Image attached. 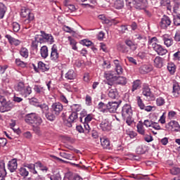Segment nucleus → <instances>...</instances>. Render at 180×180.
<instances>
[{"mask_svg":"<svg viewBox=\"0 0 180 180\" xmlns=\"http://www.w3.org/2000/svg\"><path fill=\"white\" fill-rule=\"evenodd\" d=\"M50 179L51 180H61L62 179L61 174H60L59 172L54 174L50 176Z\"/></svg>","mask_w":180,"mask_h":180,"instance_id":"obj_56","label":"nucleus"},{"mask_svg":"<svg viewBox=\"0 0 180 180\" xmlns=\"http://www.w3.org/2000/svg\"><path fill=\"white\" fill-rule=\"evenodd\" d=\"M162 39L164 41L165 46L167 47H171L174 44V39L168 34H164L162 37Z\"/></svg>","mask_w":180,"mask_h":180,"instance_id":"obj_16","label":"nucleus"},{"mask_svg":"<svg viewBox=\"0 0 180 180\" xmlns=\"http://www.w3.org/2000/svg\"><path fill=\"white\" fill-rule=\"evenodd\" d=\"M15 64L18 67H21V68H25V67H26V63L20 60V59H15Z\"/></svg>","mask_w":180,"mask_h":180,"instance_id":"obj_52","label":"nucleus"},{"mask_svg":"<svg viewBox=\"0 0 180 180\" xmlns=\"http://www.w3.org/2000/svg\"><path fill=\"white\" fill-rule=\"evenodd\" d=\"M81 44H82L83 46H86V47H91V46H92L94 43L88 39H82L81 41Z\"/></svg>","mask_w":180,"mask_h":180,"instance_id":"obj_49","label":"nucleus"},{"mask_svg":"<svg viewBox=\"0 0 180 180\" xmlns=\"http://www.w3.org/2000/svg\"><path fill=\"white\" fill-rule=\"evenodd\" d=\"M25 122L32 126H40L43 123V120L37 114L32 112L25 115Z\"/></svg>","mask_w":180,"mask_h":180,"instance_id":"obj_2","label":"nucleus"},{"mask_svg":"<svg viewBox=\"0 0 180 180\" xmlns=\"http://www.w3.org/2000/svg\"><path fill=\"white\" fill-rule=\"evenodd\" d=\"M103 23H105V25H117V23H119V22L116 21V20H109L108 18L104 19V20L103 21Z\"/></svg>","mask_w":180,"mask_h":180,"instance_id":"obj_41","label":"nucleus"},{"mask_svg":"<svg viewBox=\"0 0 180 180\" xmlns=\"http://www.w3.org/2000/svg\"><path fill=\"white\" fill-rule=\"evenodd\" d=\"M39 43L40 44V41H39L38 39H36V35H35L34 41H32V47L34 50H38Z\"/></svg>","mask_w":180,"mask_h":180,"instance_id":"obj_50","label":"nucleus"},{"mask_svg":"<svg viewBox=\"0 0 180 180\" xmlns=\"http://www.w3.org/2000/svg\"><path fill=\"white\" fill-rule=\"evenodd\" d=\"M8 143V141L5 138H0V147H5Z\"/></svg>","mask_w":180,"mask_h":180,"instance_id":"obj_60","label":"nucleus"},{"mask_svg":"<svg viewBox=\"0 0 180 180\" xmlns=\"http://www.w3.org/2000/svg\"><path fill=\"white\" fill-rule=\"evenodd\" d=\"M154 65L156 68H162L164 67V58L157 56L154 59Z\"/></svg>","mask_w":180,"mask_h":180,"instance_id":"obj_21","label":"nucleus"},{"mask_svg":"<svg viewBox=\"0 0 180 180\" xmlns=\"http://www.w3.org/2000/svg\"><path fill=\"white\" fill-rule=\"evenodd\" d=\"M174 25L175 26H180V16L179 15H176L174 17Z\"/></svg>","mask_w":180,"mask_h":180,"instance_id":"obj_58","label":"nucleus"},{"mask_svg":"<svg viewBox=\"0 0 180 180\" xmlns=\"http://www.w3.org/2000/svg\"><path fill=\"white\" fill-rule=\"evenodd\" d=\"M8 168L10 172H15L18 169V160L13 159L8 163Z\"/></svg>","mask_w":180,"mask_h":180,"instance_id":"obj_17","label":"nucleus"},{"mask_svg":"<svg viewBox=\"0 0 180 180\" xmlns=\"http://www.w3.org/2000/svg\"><path fill=\"white\" fill-rule=\"evenodd\" d=\"M144 140L147 143H151V141H153V140L154 139H153V136L151 135H146L144 136Z\"/></svg>","mask_w":180,"mask_h":180,"instance_id":"obj_61","label":"nucleus"},{"mask_svg":"<svg viewBox=\"0 0 180 180\" xmlns=\"http://www.w3.org/2000/svg\"><path fill=\"white\" fill-rule=\"evenodd\" d=\"M37 108H40V109L42 110V112L44 113L46 112H49V105L46 103H42L37 105Z\"/></svg>","mask_w":180,"mask_h":180,"instance_id":"obj_42","label":"nucleus"},{"mask_svg":"<svg viewBox=\"0 0 180 180\" xmlns=\"http://www.w3.org/2000/svg\"><path fill=\"white\" fill-rule=\"evenodd\" d=\"M141 74H148L153 71V66L151 65H143L139 68Z\"/></svg>","mask_w":180,"mask_h":180,"instance_id":"obj_20","label":"nucleus"},{"mask_svg":"<svg viewBox=\"0 0 180 180\" xmlns=\"http://www.w3.org/2000/svg\"><path fill=\"white\" fill-rule=\"evenodd\" d=\"M142 94L144 96H146V97L151 96V89H150V87L148 86L145 85L143 87Z\"/></svg>","mask_w":180,"mask_h":180,"instance_id":"obj_29","label":"nucleus"},{"mask_svg":"<svg viewBox=\"0 0 180 180\" xmlns=\"http://www.w3.org/2000/svg\"><path fill=\"white\" fill-rule=\"evenodd\" d=\"M54 115V113L48 112L46 113L45 116L48 120H50V122H53L56 120V115Z\"/></svg>","mask_w":180,"mask_h":180,"instance_id":"obj_46","label":"nucleus"},{"mask_svg":"<svg viewBox=\"0 0 180 180\" xmlns=\"http://www.w3.org/2000/svg\"><path fill=\"white\" fill-rule=\"evenodd\" d=\"M174 39L175 41H180V31L176 32Z\"/></svg>","mask_w":180,"mask_h":180,"instance_id":"obj_63","label":"nucleus"},{"mask_svg":"<svg viewBox=\"0 0 180 180\" xmlns=\"http://www.w3.org/2000/svg\"><path fill=\"white\" fill-rule=\"evenodd\" d=\"M6 39L8 40V43L10 44H13V46H20V44L22 43L19 39H16L10 34H6L5 36Z\"/></svg>","mask_w":180,"mask_h":180,"instance_id":"obj_19","label":"nucleus"},{"mask_svg":"<svg viewBox=\"0 0 180 180\" xmlns=\"http://www.w3.org/2000/svg\"><path fill=\"white\" fill-rule=\"evenodd\" d=\"M108 96L111 99H119V93L116 89H110L108 92Z\"/></svg>","mask_w":180,"mask_h":180,"instance_id":"obj_23","label":"nucleus"},{"mask_svg":"<svg viewBox=\"0 0 180 180\" xmlns=\"http://www.w3.org/2000/svg\"><path fill=\"white\" fill-rule=\"evenodd\" d=\"M38 68L39 70L42 71V72H45V71H49L50 68L49 65H46L44 63L39 61L38 63Z\"/></svg>","mask_w":180,"mask_h":180,"instance_id":"obj_28","label":"nucleus"},{"mask_svg":"<svg viewBox=\"0 0 180 180\" xmlns=\"http://www.w3.org/2000/svg\"><path fill=\"white\" fill-rule=\"evenodd\" d=\"M137 131L139 133V134H141L142 136H146V129H144V126L143 124H138L137 126Z\"/></svg>","mask_w":180,"mask_h":180,"instance_id":"obj_35","label":"nucleus"},{"mask_svg":"<svg viewBox=\"0 0 180 180\" xmlns=\"http://www.w3.org/2000/svg\"><path fill=\"white\" fill-rule=\"evenodd\" d=\"M20 16L22 18H26L25 20H24L25 25H29L30 22L34 20V15L30 12V10L27 8H22L21 10Z\"/></svg>","mask_w":180,"mask_h":180,"instance_id":"obj_7","label":"nucleus"},{"mask_svg":"<svg viewBox=\"0 0 180 180\" xmlns=\"http://www.w3.org/2000/svg\"><path fill=\"white\" fill-rule=\"evenodd\" d=\"M40 54L42 58H47V57H49V48H47V46L41 47Z\"/></svg>","mask_w":180,"mask_h":180,"instance_id":"obj_26","label":"nucleus"},{"mask_svg":"<svg viewBox=\"0 0 180 180\" xmlns=\"http://www.w3.org/2000/svg\"><path fill=\"white\" fill-rule=\"evenodd\" d=\"M171 25V18L167 15H164L160 21V27L162 29H167L168 26Z\"/></svg>","mask_w":180,"mask_h":180,"instance_id":"obj_14","label":"nucleus"},{"mask_svg":"<svg viewBox=\"0 0 180 180\" xmlns=\"http://www.w3.org/2000/svg\"><path fill=\"white\" fill-rule=\"evenodd\" d=\"M35 164L41 169V171H46V172H47V171H49V167L43 165V164H41V162H37Z\"/></svg>","mask_w":180,"mask_h":180,"instance_id":"obj_53","label":"nucleus"},{"mask_svg":"<svg viewBox=\"0 0 180 180\" xmlns=\"http://www.w3.org/2000/svg\"><path fill=\"white\" fill-rule=\"evenodd\" d=\"M20 54L22 57H24V58H27V57H29V51L26 48H21Z\"/></svg>","mask_w":180,"mask_h":180,"instance_id":"obj_39","label":"nucleus"},{"mask_svg":"<svg viewBox=\"0 0 180 180\" xmlns=\"http://www.w3.org/2000/svg\"><path fill=\"white\" fill-rule=\"evenodd\" d=\"M72 110H73V112H79V110H81V105H78V104H73L72 105L70 106Z\"/></svg>","mask_w":180,"mask_h":180,"instance_id":"obj_57","label":"nucleus"},{"mask_svg":"<svg viewBox=\"0 0 180 180\" xmlns=\"http://www.w3.org/2000/svg\"><path fill=\"white\" fill-rule=\"evenodd\" d=\"M100 128L101 130H103V131H110L112 129V125L108 120H104L100 124Z\"/></svg>","mask_w":180,"mask_h":180,"instance_id":"obj_13","label":"nucleus"},{"mask_svg":"<svg viewBox=\"0 0 180 180\" xmlns=\"http://www.w3.org/2000/svg\"><path fill=\"white\" fill-rule=\"evenodd\" d=\"M167 70L170 72V74H175L176 66L172 63H168Z\"/></svg>","mask_w":180,"mask_h":180,"instance_id":"obj_36","label":"nucleus"},{"mask_svg":"<svg viewBox=\"0 0 180 180\" xmlns=\"http://www.w3.org/2000/svg\"><path fill=\"white\" fill-rule=\"evenodd\" d=\"M170 4L171 0H161L160 1L161 6H167L168 11H171V6H169Z\"/></svg>","mask_w":180,"mask_h":180,"instance_id":"obj_38","label":"nucleus"},{"mask_svg":"<svg viewBox=\"0 0 180 180\" xmlns=\"http://www.w3.org/2000/svg\"><path fill=\"white\" fill-rule=\"evenodd\" d=\"M30 105H33L34 106H36L37 108V105H39L40 102H39V100L36 98H32L30 99Z\"/></svg>","mask_w":180,"mask_h":180,"instance_id":"obj_55","label":"nucleus"},{"mask_svg":"<svg viewBox=\"0 0 180 180\" xmlns=\"http://www.w3.org/2000/svg\"><path fill=\"white\" fill-rule=\"evenodd\" d=\"M172 95L174 98H178L180 95V86L178 83L173 84Z\"/></svg>","mask_w":180,"mask_h":180,"instance_id":"obj_22","label":"nucleus"},{"mask_svg":"<svg viewBox=\"0 0 180 180\" xmlns=\"http://www.w3.org/2000/svg\"><path fill=\"white\" fill-rule=\"evenodd\" d=\"M123 6H124V1L123 0H116L114 3L115 9H122Z\"/></svg>","mask_w":180,"mask_h":180,"instance_id":"obj_30","label":"nucleus"},{"mask_svg":"<svg viewBox=\"0 0 180 180\" xmlns=\"http://www.w3.org/2000/svg\"><path fill=\"white\" fill-rule=\"evenodd\" d=\"M19 174L23 178H26V176H29V171H27V169H26V167H25V166H23L22 167H20L19 169Z\"/></svg>","mask_w":180,"mask_h":180,"instance_id":"obj_33","label":"nucleus"},{"mask_svg":"<svg viewBox=\"0 0 180 180\" xmlns=\"http://www.w3.org/2000/svg\"><path fill=\"white\" fill-rule=\"evenodd\" d=\"M135 36H136V40H142L143 41H146V37H144L140 34H137Z\"/></svg>","mask_w":180,"mask_h":180,"instance_id":"obj_62","label":"nucleus"},{"mask_svg":"<svg viewBox=\"0 0 180 180\" xmlns=\"http://www.w3.org/2000/svg\"><path fill=\"white\" fill-rule=\"evenodd\" d=\"M94 119V116L92 114H89L87 115L85 118H84V127L85 129V133H89L91 131V127H89V124L92 120Z\"/></svg>","mask_w":180,"mask_h":180,"instance_id":"obj_11","label":"nucleus"},{"mask_svg":"<svg viewBox=\"0 0 180 180\" xmlns=\"http://www.w3.org/2000/svg\"><path fill=\"white\" fill-rule=\"evenodd\" d=\"M169 126L172 127L174 129V127L176 128L174 130L175 131H180V126L179 124H178V122L176 121H172L168 123Z\"/></svg>","mask_w":180,"mask_h":180,"instance_id":"obj_34","label":"nucleus"},{"mask_svg":"<svg viewBox=\"0 0 180 180\" xmlns=\"http://www.w3.org/2000/svg\"><path fill=\"white\" fill-rule=\"evenodd\" d=\"M0 103H1V105L0 106V112L1 113H5V112H9L13 106V103L11 101H7L6 98L4 97L0 98Z\"/></svg>","mask_w":180,"mask_h":180,"instance_id":"obj_5","label":"nucleus"},{"mask_svg":"<svg viewBox=\"0 0 180 180\" xmlns=\"http://www.w3.org/2000/svg\"><path fill=\"white\" fill-rule=\"evenodd\" d=\"M114 64L115 65V71L118 75H122L123 74V68H122V65H120V63H119L118 60H114Z\"/></svg>","mask_w":180,"mask_h":180,"instance_id":"obj_25","label":"nucleus"},{"mask_svg":"<svg viewBox=\"0 0 180 180\" xmlns=\"http://www.w3.org/2000/svg\"><path fill=\"white\" fill-rule=\"evenodd\" d=\"M77 176H75L74 174H72V172H69L68 173H66L65 174V180H74V179Z\"/></svg>","mask_w":180,"mask_h":180,"instance_id":"obj_44","label":"nucleus"},{"mask_svg":"<svg viewBox=\"0 0 180 180\" xmlns=\"http://www.w3.org/2000/svg\"><path fill=\"white\" fill-rule=\"evenodd\" d=\"M170 174H172V175H178L180 174V168L176 167H172L170 169Z\"/></svg>","mask_w":180,"mask_h":180,"instance_id":"obj_51","label":"nucleus"},{"mask_svg":"<svg viewBox=\"0 0 180 180\" xmlns=\"http://www.w3.org/2000/svg\"><path fill=\"white\" fill-rule=\"evenodd\" d=\"M174 59V60H178L179 61H180V51H177L176 52L174 55H173Z\"/></svg>","mask_w":180,"mask_h":180,"instance_id":"obj_64","label":"nucleus"},{"mask_svg":"<svg viewBox=\"0 0 180 180\" xmlns=\"http://www.w3.org/2000/svg\"><path fill=\"white\" fill-rule=\"evenodd\" d=\"M156 105L157 106H163V105H165V99L162 97H158L156 99Z\"/></svg>","mask_w":180,"mask_h":180,"instance_id":"obj_43","label":"nucleus"},{"mask_svg":"<svg viewBox=\"0 0 180 180\" xmlns=\"http://www.w3.org/2000/svg\"><path fill=\"white\" fill-rule=\"evenodd\" d=\"M0 172H6L5 162L4 160H0Z\"/></svg>","mask_w":180,"mask_h":180,"instance_id":"obj_59","label":"nucleus"},{"mask_svg":"<svg viewBox=\"0 0 180 180\" xmlns=\"http://www.w3.org/2000/svg\"><path fill=\"white\" fill-rule=\"evenodd\" d=\"M60 157L62 158H65L66 160H71L72 158H74V156L71 153H65V152H61L60 153Z\"/></svg>","mask_w":180,"mask_h":180,"instance_id":"obj_40","label":"nucleus"},{"mask_svg":"<svg viewBox=\"0 0 180 180\" xmlns=\"http://www.w3.org/2000/svg\"><path fill=\"white\" fill-rule=\"evenodd\" d=\"M5 13H6V7L4 3H0V19H4Z\"/></svg>","mask_w":180,"mask_h":180,"instance_id":"obj_32","label":"nucleus"},{"mask_svg":"<svg viewBox=\"0 0 180 180\" xmlns=\"http://www.w3.org/2000/svg\"><path fill=\"white\" fill-rule=\"evenodd\" d=\"M68 41H70V46H72V50H75V51H77V50H78V47L77 46V41H75V39H74L72 37H68Z\"/></svg>","mask_w":180,"mask_h":180,"instance_id":"obj_31","label":"nucleus"},{"mask_svg":"<svg viewBox=\"0 0 180 180\" xmlns=\"http://www.w3.org/2000/svg\"><path fill=\"white\" fill-rule=\"evenodd\" d=\"M105 78L107 79V81H109L108 85H113V82H116V75L113 74L112 72H108L107 73H105L104 75Z\"/></svg>","mask_w":180,"mask_h":180,"instance_id":"obj_15","label":"nucleus"},{"mask_svg":"<svg viewBox=\"0 0 180 180\" xmlns=\"http://www.w3.org/2000/svg\"><path fill=\"white\" fill-rule=\"evenodd\" d=\"M37 40H39L40 44L44 43H49V44H53L54 43V37L50 34L46 33L44 31H40V34H36Z\"/></svg>","mask_w":180,"mask_h":180,"instance_id":"obj_3","label":"nucleus"},{"mask_svg":"<svg viewBox=\"0 0 180 180\" xmlns=\"http://www.w3.org/2000/svg\"><path fill=\"white\" fill-rule=\"evenodd\" d=\"M65 77L67 79H74L75 78V72L74 70H70L65 74Z\"/></svg>","mask_w":180,"mask_h":180,"instance_id":"obj_37","label":"nucleus"},{"mask_svg":"<svg viewBox=\"0 0 180 180\" xmlns=\"http://www.w3.org/2000/svg\"><path fill=\"white\" fill-rule=\"evenodd\" d=\"M107 108V109H106ZM98 109L102 110V112H108V105L105 104L104 103L100 102L98 103Z\"/></svg>","mask_w":180,"mask_h":180,"instance_id":"obj_48","label":"nucleus"},{"mask_svg":"<svg viewBox=\"0 0 180 180\" xmlns=\"http://www.w3.org/2000/svg\"><path fill=\"white\" fill-rule=\"evenodd\" d=\"M101 143L104 150H110V141L106 138L101 139Z\"/></svg>","mask_w":180,"mask_h":180,"instance_id":"obj_24","label":"nucleus"},{"mask_svg":"<svg viewBox=\"0 0 180 180\" xmlns=\"http://www.w3.org/2000/svg\"><path fill=\"white\" fill-rule=\"evenodd\" d=\"M23 167L27 168L30 172H31V174H33V175H39V173H37V170L36 169V163L24 164Z\"/></svg>","mask_w":180,"mask_h":180,"instance_id":"obj_18","label":"nucleus"},{"mask_svg":"<svg viewBox=\"0 0 180 180\" xmlns=\"http://www.w3.org/2000/svg\"><path fill=\"white\" fill-rule=\"evenodd\" d=\"M155 40H157V38L153 37L150 41V43H152L153 50L158 54V56H165V54L168 53V50L157 43L153 42L155 41Z\"/></svg>","mask_w":180,"mask_h":180,"instance_id":"obj_6","label":"nucleus"},{"mask_svg":"<svg viewBox=\"0 0 180 180\" xmlns=\"http://www.w3.org/2000/svg\"><path fill=\"white\" fill-rule=\"evenodd\" d=\"M115 84L117 85H126L127 84V79L124 77H116Z\"/></svg>","mask_w":180,"mask_h":180,"instance_id":"obj_27","label":"nucleus"},{"mask_svg":"<svg viewBox=\"0 0 180 180\" xmlns=\"http://www.w3.org/2000/svg\"><path fill=\"white\" fill-rule=\"evenodd\" d=\"M77 119H78V113L77 112H72L71 115H70L68 120L65 122V124H66L68 127H72V123H74Z\"/></svg>","mask_w":180,"mask_h":180,"instance_id":"obj_10","label":"nucleus"},{"mask_svg":"<svg viewBox=\"0 0 180 180\" xmlns=\"http://www.w3.org/2000/svg\"><path fill=\"white\" fill-rule=\"evenodd\" d=\"M12 27H13V32H15V33H18V32L20 30V25H19V23L16 22H14L12 23Z\"/></svg>","mask_w":180,"mask_h":180,"instance_id":"obj_45","label":"nucleus"},{"mask_svg":"<svg viewBox=\"0 0 180 180\" xmlns=\"http://www.w3.org/2000/svg\"><path fill=\"white\" fill-rule=\"evenodd\" d=\"M122 116L124 120H126V123L128 126H131L134 120H133V110H131V105L125 104L122 107Z\"/></svg>","mask_w":180,"mask_h":180,"instance_id":"obj_1","label":"nucleus"},{"mask_svg":"<svg viewBox=\"0 0 180 180\" xmlns=\"http://www.w3.org/2000/svg\"><path fill=\"white\" fill-rule=\"evenodd\" d=\"M137 103L140 109L144 110V108H146V105H144V103H143V100H141V98L140 96L137 97Z\"/></svg>","mask_w":180,"mask_h":180,"instance_id":"obj_47","label":"nucleus"},{"mask_svg":"<svg viewBox=\"0 0 180 180\" xmlns=\"http://www.w3.org/2000/svg\"><path fill=\"white\" fill-rule=\"evenodd\" d=\"M63 109L64 106L60 103H54L51 105L52 113H54L56 116H58Z\"/></svg>","mask_w":180,"mask_h":180,"instance_id":"obj_8","label":"nucleus"},{"mask_svg":"<svg viewBox=\"0 0 180 180\" xmlns=\"http://www.w3.org/2000/svg\"><path fill=\"white\" fill-rule=\"evenodd\" d=\"M120 103H122L121 101H120L119 102H109L107 104V110H108L110 113H116L117 108H119Z\"/></svg>","mask_w":180,"mask_h":180,"instance_id":"obj_9","label":"nucleus"},{"mask_svg":"<svg viewBox=\"0 0 180 180\" xmlns=\"http://www.w3.org/2000/svg\"><path fill=\"white\" fill-rule=\"evenodd\" d=\"M60 57V54L58 53V50L57 49V46L56 44H53L51 47V60H53V61H56L58 60V58Z\"/></svg>","mask_w":180,"mask_h":180,"instance_id":"obj_12","label":"nucleus"},{"mask_svg":"<svg viewBox=\"0 0 180 180\" xmlns=\"http://www.w3.org/2000/svg\"><path fill=\"white\" fill-rule=\"evenodd\" d=\"M15 89L19 92L20 95L24 96V98H27L30 94H32V87L27 86H25V84L20 82L15 87Z\"/></svg>","mask_w":180,"mask_h":180,"instance_id":"obj_4","label":"nucleus"},{"mask_svg":"<svg viewBox=\"0 0 180 180\" xmlns=\"http://www.w3.org/2000/svg\"><path fill=\"white\" fill-rule=\"evenodd\" d=\"M140 86V80H136L133 82L132 85V92H134Z\"/></svg>","mask_w":180,"mask_h":180,"instance_id":"obj_54","label":"nucleus"}]
</instances>
